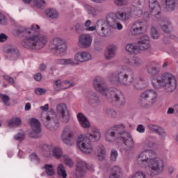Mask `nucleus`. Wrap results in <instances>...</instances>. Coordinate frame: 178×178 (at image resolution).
Segmentation results:
<instances>
[{
    "instance_id": "nucleus-39",
    "label": "nucleus",
    "mask_w": 178,
    "mask_h": 178,
    "mask_svg": "<svg viewBox=\"0 0 178 178\" xmlns=\"http://www.w3.org/2000/svg\"><path fill=\"white\" fill-rule=\"evenodd\" d=\"M146 70L148 74H150V76H156V74H159L161 72L159 68L156 67H152L151 65H147Z\"/></svg>"
},
{
    "instance_id": "nucleus-22",
    "label": "nucleus",
    "mask_w": 178,
    "mask_h": 178,
    "mask_svg": "<svg viewBox=\"0 0 178 178\" xmlns=\"http://www.w3.org/2000/svg\"><path fill=\"white\" fill-rule=\"evenodd\" d=\"M120 141L123 143L125 151H130V149L134 148V140H133V138H131L130 134L126 136L121 137Z\"/></svg>"
},
{
    "instance_id": "nucleus-27",
    "label": "nucleus",
    "mask_w": 178,
    "mask_h": 178,
    "mask_svg": "<svg viewBox=\"0 0 178 178\" xmlns=\"http://www.w3.org/2000/svg\"><path fill=\"white\" fill-rule=\"evenodd\" d=\"M116 57V47L110 46L104 51V58L106 60H112Z\"/></svg>"
},
{
    "instance_id": "nucleus-19",
    "label": "nucleus",
    "mask_w": 178,
    "mask_h": 178,
    "mask_svg": "<svg viewBox=\"0 0 178 178\" xmlns=\"http://www.w3.org/2000/svg\"><path fill=\"white\" fill-rule=\"evenodd\" d=\"M149 8L150 13L154 17H158L159 15H161V7L157 0H149Z\"/></svg>"
},
{
    "instance_id": "nucleus-10",
    "label": "nucleus",
    "mask_w": 178,
    "mask_h": 178,
    "mask_svg": "<svg viewBox=\"0 0 178 178\" xmlns=\"http://www.w3.org/2000/svg\"><path fill=\"white\" fill-rule=\"evenodd\" d=\"M158 93L154 90H147L140 94L139 104L142 108H151L156 102Z\"/></svg>"
},
{
    "instance_id": "nucleus-53",
    "label": "nucleus",
    "mask_w": 178,
    "mask_h": 178,
    "mask_svg": "<svg viewBox=\"0 0 178 178\" xmlns=\"http://www.w3.org/2000/svg\"><path fill=\"white\" fill-rule=\"evenodd\" d=\"M149 138H152V137L149 136V138H147L144 142V144L146 145V146L148 147V148H152L154 144V142L149 140Z\"/></svg>"
},
{
    "instance_id": "nucleus-12",
    "label": "nucleus",
    "mask_w": 178,
    "mask_h": 178,
    "mask_svg": "<svg viewBox=\"0 0 178 178\" xmlns=\"http://www.w3.org/2000/svg\"><path fill=\"white\" fill-rule=\"evenodd\" d=\"M49 48L54 50L58 56H63L66 54V44L62 39L54 38L50 42Z\"/></svg>"
},
{
    "instance_id": "nucleus-3",
    "label": "nucleus",
    "mask_w": 178,
    "mask_h": 178,
    "mask_svg": "<svg viewBox=\"0 0 178 178\" xmlns=\"http://www.w3.org/2000/svg\"><path fill=\"white\" fill-rule=\"evenodd\" d=\"M92 84L93 88L96 91L99 92L103 97H106L107 99H112L114 104L119 106V108H122L126 104V98L123 92L119 89H109L104 78L96 76L93 80Z\"/></svg>"
},
{
    "instance_id": "nucleus-29",
    "label": "nucleus",
    "mask_w": 178,
    "mask_h": 178,
    "mask_svg": "<svg viewBox=\"0 0 178 178\" xmlns=\"http://www.w3.org/2000/svg\"><path fill=\"white\" fill-rule=\"evenodd\" d=\"M97 159L98 161H104L106 158V151H105V147L100 145L96 149Z\"/></svg>"
},
{
    "instance_id": "nucleus-45",
    "label": "nucleus",
    "mask_w": 178,
    "mask_h": 178,
    "mask_svg": "<svg viewBox=\"0 0 178 178\" xmlns=\"http://www.w3.org/2000/svg\"><path fill=\"white\" fill-rule=\"evenodd\" d=\"M53 155L57 159H60L62 158L63 153L62 152V149L59 147H55L53 149Z\"/></svg>"
},
{
    "instance_id": "nucleus-38",
    "label": "nucleus",
    "mask_w": 178,
    "mask_h": 178,
    "mask_svg": "<svg viewBox=\"0 0 178 178\" xmlns=\"http://www.w3.org/2000/svg\"><path fill=\"white\" fill-rule=\"evenodd\" d=\"M42 169H44L47 176H55V170H54V165L52 164H45Z\"/></svg>"
},
{
    "instance_id": "nucleus-33",
    "label": "nucleus",
    "mask_w": 178,
    "mask_h": 178,
    "mask_svg": "<svg viewBox=\"0 0 178 178\" xmlns=\"http://www.w3.org/2000/svg\"><path fill=\"white\" fill-rule=\"evenodd\" d=\"M147 87V83H145V81L140 78H137L134 80V88L136 90H143Z\"/></svg>"
},
{
    "instance_id": "nucleus-57",
    "label": "nucleus",
    "mask_w": 178,
    "mask_h": 178,
    "mask_svg": "<svg viewBox=\"0 0 178 178\" xmlns=\"http://www.w3.org/2000/svg\"><path fill=\"white\" fill-rule=\"evenodd\" d=\"M35 92L36 95H42L43 94H45V92H47V90L41 88H38L35 90Z\"/></svg>"
},
{
    "instance_id": "nucleus-28",
    "label": "nucleus",
    "mask_w": 178,
    "mask_h": 178,
    "mask_svg": "<svg viewBox=\"0 0 178 178\" xmlns=\"http://www.w3.org/2000/svg\"><path fill=\"white\" fill-rule=\"evenodd\" d=\"M70 87H74V83H72L67 87H63V83L60 80H56L53 83V88L55 91H62L63 90H67V88H70Z\"/></svg>"
},
{
    "instance_id": "nucleus-20",
    "label": "nucleus",
    "mask_w": 178,
    "mask_h": 178,
    "mask_svg": "<svg viewBox=\"0 0 178 178\" xmlns=\"http://www.w3.org/2000/svg\"><path fill=\"white\" fill-rule=\"evenodd\" d=\"M124 62L133 67H141L143 66V60L138 56H133L131 58H124Z\"/></svg>"
},
{
    "instance_id": "nucleus-61",
    "label": "nucleus",
    "mask_w": 178,
    "mask_h": 178,
    "mask_svg": "<svg viewBox=\"0 0 178 178\" xmlns=\"http://www.w3.org/2000/svg\"><path fill=\"white\" fill-rule=\"evenodd\" d=\"M8 40V35L5 33H0V42H5Z\"/></svg>"
},
{
    "instance_id": "nucleus-50",
    "label": "nucleus",
    "mask_w": 178,
    "mask_h": 178,
    "mask_svg": "<svg viewBox=\"0 0 178 178\" xmlns=\"http://www.w3.org/2000/svg\"><path fill=\"white\" fill-rule=\"evenodd\" d=\"M84 31V26H83V24H76L75 25V31L77 33V34H80V33H83Z\"/></svg>"
},
{
    "instance_id": "nucleus-9",
    "label": "nucleus",
    "mask_w": 178,
    "mask_h": 178,
    "mask_svg": "<svg viewBox=\"0 0 178 178\" xmlns=\"http://www.w3.org/2000/svg\"><path fill=\"white\" fill-rule=\"evenodd\" d=\"M41 122L44 126L51 131H55L59 129V120L56 116V113L54 111L48 112H42L41 114Z\"/></svg>"
},
{
    "instance_id": "nucleus-2",
    "label": "nucleus",
    "mask_w": 178,
    "mask_h": 178,
    "mask_svg": "<svg viewBox=\"0 0 178 178\" xmlns=\"http://www.w3.org/2000/svg\"><path fill=\"white\" fill-rule=\"evenodd\" d=\"M152 151L145 149L138 155L137 163L139 166L145 168L146 172L150 177L159 176L165 169L163 160L159 158H151Z\"/></svg>"
},
{
    "instance_id": "nucleus-41",
    "label": "nucleus",
    "mask_w": 178,
    "mask_h": 178,
    "mask_svg": "<svg viewBox=\"0 0 178 178\" xmlns=\"http://www.w3.org/2000/svg\"><path fill=\"white\" fill-rule=\"evenodd\" d=\"M7 54L8 55H13V59H16L19 56V50L15 47H10L7 49Z\"/></svg>"
},
{
    "instance_id": "nucleus-26",
    "label": "nucleus",
    "mask_w": 178,
    "mask_h": 178,
    "mask_svg": "<svg viewBox=\"0 0 178 178\" xmlns=\"http://www.w3.org/2000/svg\"><path fill=\"white\" fill-rule=\"evenodd\" d=\"M104 138L106 141L111 142L115 140H120L113 127L107 129L104 133Z\"/></svg>"
},
{
    "instance_id": "nucleus-62",
    "label": "nucleus",
    "mask_w": 178,
    "mask_h": 178,
    "mask_svg": "<svg viewBox=\"0 0 178 178\" xmlns=\"http://www.w3.org/2000/svg\"><path fill=\"white\" fill-rule=\"evenodd\" d=\"M34 79L36 81H41V79H42V74L38 72L34 76Z\"/></svg>"
},
{
    "instance_id": "nucleus-24",
    "label": "nucleus",
    "mask_w": 178,
    "mask_h": 178,
    "mask_svg": "<svg viewBox=\"0 0 178 178\" xmlns=\"http://www.w3.org/2000/svg\"><path fill=\"white\" fill-rule=\"evenodd\" d=\"M74 59L76 62L83 63L84 62H88L91 60V54L87 51H80L74 55Z\"/></svg>"
},
{
    "instance_id": "nucleus-43",
    "label": "nucleus",
    "mask_w": 178,
    "mask_h": 178,
    "mask_svg": "<svg viewBox=\"0 0 178 178\" xmlns=\"http://www.w3.org/2000/svg\"><path fill=\"white\" fill-rule=\"evenodd\" d=\"M10 126H22V119L14 118L8 122Z\"/></svg>"
},
{
    "instance_id": "nucleus-60",
    "label": "nucleus",
    "mask_w": 178,
    "mask_h": 178,
    "mask_svg": "<svg viewBox=\"0 0 178 178\" xmlns=\"http://www.w3.org/2000/svg\"><path fill=\"white\" fill-rule=\"evenodd\" d=\"M136 131L138 133H144V131H145V127H144L143 124H139L136 128Z\"/></svg>"
},
{
    "instance_id": "nucleus-8",
    "label": "nucleus",
    "mask_w": 178,
    "mask_h": 178,
    "mask_svg": "<svg viewBox=\"0 0 178 178\" xmlns=\"http://www.w3.org/2000/svg\"><path fill=\"white\" fill-rule=\"evenodd\" d=\"M150 47L149 37L147 35H144L139 38L138 44L129 43L126 46L125 49L127 52H129V54L138 55L140 51H147Z\"/></svg>"
},
{
    "instance_id": "nucleus-44",
    "label": "nucleus",
    "mask_w": 178,
    "mask_h": 178,
    "mask_svg": "<svg viewBox=\"0 0 178 178\" xmlns=\"http://www.w3.org/2000/svg\"><path fill=\"white\" fill-rule=\"evenodd\" d=\"M161 30H163L164 33H170L171 31H173V26L172 25V23H167L161 26Z\"/></svg>"
},
{
    "instance_id": "nucleus-55",
    "label": "nucleus",
    "mask_w": 178,
    "mask_h": 178,
    "mask_svg": "<svg viewBox=\"0 0 178 178\" xmlns=\"http://www.w3.org/2000/svg\"><path fill=\"white\" fill-rule=\"evenodd\" d=\"M114 3L117 6H124L127 4V0H114Z\"/></svg>"
},
{
    "instance_id": "nucleus-54",
    "label": "nucleus",
    "mask_w": 178,
    "mask_h": 178,
    "mask_svg": "<svg viewBox=\"0 0 178 178\" xmlns=\"http://www.w3.org/2000/svg\"><path fill=\"white\" fill-rule=\"evenodd\" d=\"M156 133H157V134H159V136L162 138L166 137V132L165 131V129H163V128L161 127H159V129H157Z\"/></svg>"
},
{
    "instance_id": "nucleus-52",
    "label": "nucleus",
    "mask_w": 178,
    "mask_h": 178,
    "mask_svg": "<svg viewBox=\"0 0 178 178\" xmlns=\"http://www.w3.org/2000/svg\"><path fill=\"white\" fill-rule=\"evenodd\" d=\"M34 6L37 8H41L43 5H45V1L44 0H33Z\"/></svg>"
},
{
    "instance_id": "nucleus-32",
    "label": "nucleus",
    "mask_w": 178,
    "mask_h": 178,
    "mask_svg": "<svg viewBox=\"0 0 178 178\" xmlns=\"http://www.w3.org/2000/svg\"><path fill=\"white\" fill-rule=\"evenodd\" d=\"M163 3L165 12H173L176 9V0H168Z\"/></svg>"
},
{
    "instance_id": "nucleus-36",
    "label": "nucleus",
    "mask_w": 178,
    "mask_h": 178,
    "mask_svg": "<svg viewBox=\"0 0 178 178\" xmlns=\"http://www.w3.org/2000/svg\"><path fill=\"white\" fill-rule=\"evenodd\" d=\"M110 176H116L117 177H122L123 176V171L122 168L118 165H115L111 169V174Z\"/></svg>"
},
{
    "instance_id": "nucleus-18",
    "label": "nucleus",
    "mask_w": 178,
    "mask_h": 178,
    "mask_svg": "<svg viewBox=\"0 0 178 178\" xmlns=\"http://www.w3.org/2000/svg\"><path fill=\"white\" fill-rule=\"evenodd\" d=\"M92 42L91 36L88 34H81L79 37L78 45L81 48H90Z\"/></svg>"
},
{
    "instance_id": "nucleus-49",
    "label": "nucleus",
    "mask_w": 178,
    "mask_h": 178,
    "mask_svg": "<svg viewBox=\"0 0 178 178\" xmlns=\"http://www.w3.org/2000/svg\"><path fill=\"white\" fill-rule=\"evenodd\" d=\"M151 34L154 40H158V38H159V33L158 32L156 29L154 27L151 29Z\"/></svg>"
},
{
    "instance_id": "nucleus-31",
    "label": "nucleus",
    "mask_w": 178,
    "mask_h": 178,
    "mask_svg": "<svg viewBox=\"0 0 178 178\" xmlns=\"http://www.w3.org/2000/svg\"><path fill=\"white\" fill-rule=\"evenodd\" d=\"M56 63L57 65H62L63 66H68L69 65L74 66L77 65L73 58H59L56 60Z\"/></svg>"
},
{
    "instance_id": "nucleus-6",
    "label": "nucleus",
    "mask_w": 178,
    "mask_h": 178,
    "mask_svg": "<svg viewBox=\"0 0 178 178\" xmlns=\"http://www.w3.org/2000/svg\"><path fill=\"white\" fill-rule=\"evenodd\" d=\"M152 85L156 90L164 88L167 92H172L176 90L177 81L176 77L170 73H164L152 82Z\"/></svg>"
},
{
    "instance_id": "nucleus-13",
    "label": "nucleus",
    "mask_w": 178,
    "mask_h": 178,
    "mask_svg": "<svg viewBox=\"0 0 178 178\" xmlns=\"http://www.w3.org/2000/svg\"><path fill=\"white\" fill-rule=\"evenodd\" d=\"M61 138L64 144L72 147L74 144V132L72 130V128L69 126H66L62 131Z\"/></svg>"
},
{
    "instance_id": "nucleus-1",
    "label": "nucleus",
    "mask_w": 178,
    "mask_h": 178,
    "mask_svg": "<svg viewBox=\"0 0 178 178\" xmlns=\"http://www.w3.org/2000/svg\"><path fill=\"white\" fill-rule=\"evenodd\" d=\"M17 33L23 37H28L22 42V46L26 49H42L48 42V38L40 33V26L37 24H33L30 28L19 26Z\"/></svg>"
},
{
    "instance_id": "nucleus-37",
    "label": "nucleus",
    "mask_w": 178,
    "mask_h": 178,
    "mask_svg": "<svg viewBox=\"0 0 178 178\" xmlns=\"http://www.w3.org/2000/svg\"><path fill=\"white\" fill-rule=\"evenodd\" d=\"M57 173L58 176H60L63 178L67 177V173L66 172V168H65V165L63 164L60 163L57 166Z\"/></svg>"
},
{
    "instance_id": "nucleus-48",
    "label": "nucleus",
    "mask_w": 178,
    "mask_h": 178,
    "mask_svg": "<svg viewBox=\"0 0 178 178\" xmlns=\"http://www.w3.org/2000/svg\"><path fill=\"white\" fill-rule=\"evenodd\" d=\"M24 136H26V134H24V132H19L14 136V140H15L16 141H23V140H24Z\"/></svg>"
},
{
    "instance_id": "nucleus-25",
    "label": "nucleus",
    "mask_w": 178,
    "mask_h": 178,
    "mask_svg": "<svg viewBox=\"0 0 178 178\" xmlns=\"http://www.w3.org/2000/svg\"><path fill=\"white\" fill-rule=\"evenodd\" d=\"M113 129H114L115 134H117V136L119 137L120 140L121 137H126V136H129V134L125 131L126 126H124V124H123L122 123L120 124L114 125L113 127Z\"/></svg>"
},
{
    "instance_id": "nucleus-7",
    "label": "nucleus",
    "mask_w": 178,
    "mask_h": 178,
    "mask_svg": "<svg viewBox=\"0 0 178 178\" xmlns=\"http://www.w3.org/2000/svg\"><path fill=\"white\" fill-rule=\"evenodd\" d=\"M145 5V0H134V4L128 9L124 11H117L115 18L120 22H127L131 19V15L138 17L141 15V9Z\"/></svg>"
},
{
    "instance_id": "nucleus-21",
    "label": "nucleus",
    "mask_w": 178,
    "mask_h": 178,
    "mask_svg": "<svg viewBox=\"0 0 178 178\" xmlns=\"http://www.w3.org/2000/svg\"><path fill=\"white\" fill-rule=\"evenodd\" d=\"M116 15L114 14V16H109L106 19V24L108 27H111V29H117L118 30H122L123 25L120 24V22L117 21Z\"/></svg>"
},
{
    "instance_id": "nucleus-17",
    "label": "nucleus",
    "mask_w": 178,
    "mask_h": 178,
    "mask_svg": "<svg viewBox=\"0 0 178 178\" xmlns=\"http://www.w3.org/2000/svg\"><path fill=\"white\" fill-rule=\"evenodd\" d=\"M29 123L32 131L30 132L31 137L35 138L37 134L41 133V123L35 118H32L29 120Z\"/></svg>"
},
{
    "instance_id": "nucleus-16",
    "label": "nucleus",
    "mask_w": 178,
    "mask_h": 178,
    "mask_svg": "<svg viewBox=\"0 0 178 178\" xmlns=\"http://www.w3.org/2000/svg\"><path fill=\"white\" fill-rule=\"evenodd\" d=\"M87 169L93 172L94 165H88L87 163L83 161H79L76 164V175L79 177H81L82 176H84Z\"/></svg>"
},
{
    "instance_id": "nucleus-63",
    "label": "nucleus",
    "mask_w": 178,
    "mask_h": 178,
    "mask_svg": "<svg viewBox=\"0 0 178 178\" xmlns=\"http://www.w3.org/2000/svg\"><path fill=\"white\" fill-rule=\"evenodd\" d=\"M30 158L31 161H38V156H37L35 153L31 154Z\"/></svg>"
},
{
    "instance_id": "nucleus-4",
    "label": "nucleus",
    "mask_w": 178,
    "mask_h": 178,
    "mask_svg": "<svg viewBox=\"0 0 178 178\" xmlns=\"http://www.w3.org/2000/svg\"><path fill=\"white\" fill-rule=\"evenodd\" d=\"M91 132L87 133L86 136L81 135L77 139L78 147L86 155H90L94 152V147L91 144V141L95 143L101 138L99 130L96 127L91 128Z\"/></svg>"
},
{
    "instance_id": "nucleus-46",
    "label": "nucleus",
    "mask_w": 178,
    "mask_h": 178,
    "mask_svg": "<svg viewBox=\"0 0 178 178\" xmlns=\"http://www.w3.org/2000/svg\"><path fill=\"white\" fill-rule=\"evenodd\" d=\"M106 114L109 118H116V116H118V113L116 112V111L115 109L111 108H106Z\"/></svg>"
},
{
    "instance_id": "nucleus-5",
    "label": "nucleus",
    "mask_w": 178,
    "mask_h": 178,
    "mask_svg": "<svg viewBox=\"0 0 178 178\" xmlns=\"http://www.w3.org/2000/svg\"><path fill=\"white\" fill-rule=\"evenodd\" d=\"M107 79L111 84L114 86H124L129 87L134 81V76L131 72L127 70H122L117 72H110L107 76Z\"/></svg>"
},
{
    "instance_id": "nucleus-51",
    "label": "nucleus",
    "mask_w": 178,
    "mask_h": 178,
    "mask_svg": "<svg viewBox=\"0 0 178 178\" xmlns=\"http://www.w3.org/2000/svg\"><path fill=\"white\" fill-rule=\"evenodd\" d=\"M116 159H118V151L112 149L111 152V160L113 162H116Z\"/></svg>"
},
{
    "instance_id": "nucleus-11",
    "label": "nucleus",
    "mask_w": 178,
    "mask_h": 178,
    "mask_svg": "<svg viewBox=\"0 0 178 178\" xmlns=\"http://www.w3.org/2000/svg\"><path fill=\"white\" fill-rule=\"evenodd\" d=\"M84 26L86 27V31H97L99 32V34L101 37H106L108 35V29H106V24H105V20L99 19L96 22L94 26H91V20L88 19Z\"/></svg>"
},
{
    "instance_id": "nucleus-15",
    "label": "nucleus",
    "mask_w": 178,
    "mask_h": 178,
    "mask_svg": "<svg viewBox=\"0 0 178 178\" xmlns=\"http://www.w3.org/2000/svg\"><path fill=\"white\" fill-rule=\"evenodd\" d=\"M86 102L91 108H98L102 104L101 97L97 92H89L86 95Z\"/></svg>"
},
{
    "instance_id": "nucleus-30",
    "label": "nucleus",
    "mask_w": 178,
    "mask_h": 178,
    "mask_svg": "<svg viewBox=\"0 0 178 178\" xmlns=\"http://www.w3.org/2000/svg\"><path fill=\"white\" fill-rule=\"evenodd\" d=\"M77 119L81 126L83 129H88L90 127V122L88 121V119L84 116V114L81 113H79L77 114Z\"/></svg>"
},
{
    "instance_id": "nucleus-58",
    "label": "nucleus",
    "mask_w": 178,
    "mask_h": 178,
    "mask_svg": "<svg viewBox=\"0 0 178 178\" xmlns=\"http://www.w3.org/2000/svg\"><path fill=\"white\" fill-rule=\"evenodd\" d=\"M6 23H8L6 18L3 16V14L0 13V24H3V26H5Z\"/></svg>"
},
{
    "instance_id": "nucleus-56",
    "label": "nucleus",
    "mask_w": 178,
    "mask_h": 178,
    "mask_svg": "<svg viewBox=\"0 0 178 178\" xmlns=\"http://www.w3.org/2000/svg\"><path fill=\"white\" fill-rule=\"evenodd\" d=\"M147 128L149 129V130H150V131H153V133H156L158 129L159 128V126L150 124L147 126Z\"/></svg>"
},
{
    "instance_id": "nucleus-40",
    "label": "nucleus",
    "mask_w": 178,
    "mask_h": 178,
    "mask_svg": "<svg viewBox=\"0 0 178 178\" xmlns=\"http://www.w3.org/2000/svg\"><path fill=\"white\" fill-rule=\"evenodd\" d=\"M52 146L51 145H43L42 147V152L44 156H51Z\"/></svg>"
},
{
    "instance_id": "nucleus-34",
    "label": "nucleus",
    "mask_w": 178,
    "mask_h": 178,
    "mask_svg": "<svg viewBox=\"0 0 178 178\" xmlns=\"http://www.w3.org/2000/svg\"><path fill=\"white\" fill-rule=\"evenodd\" d=\"M45 15L49 19H58L59 17V13L54 8H47L45 10Z\"/></svg>"
},
{
    "instance_id": "nucleus-23",
    "label": "nucleus",
    "mask_w": 178,
    "mask_h": 178,
    "mask_svg": "<svg viewBox=\"0 0 178 178\" xmlns=\"http://www.w3.org/2000/svg\"><path fill=\"white\" fill-rule=\"evenodd\" d=\"M144 29V24L143 22L137 21L134 22L130 29V33L132 35H140Z\"/></svg>"
},
{
    "instance_id": "nucleus-35",
    "label": "nucleus",
    "mask_w": 178,
    "mask_h": 178,
    "mask_svg": "<svg viewBox=\"0 0 178 178\" xmlns=\"http://www.w3.org/2000/svg\"><path fill=\"white\" fill-rule=\"evenodd\" d=\"M85 9L91 17H97V16H98V9L88 4L85 5Z\"/></svg>"
},
{
    "instance_id": "nucleus-59",
    "label": "nucleus",
    "mask_w": 178,
    "mask_h": 178,
    "mask_svg": "<svg viewBox=\"0 0 178 178\" xmlns=\"http://www.w3.org/2000/svg\"><path fill=\"white\" fill-rule=\"evenodd\" d=\"M3 77L4 80H6V81L10 83V84H13L15 83V79H13V77H10L8 75H3Z\"/></svg>"
},
{
    "instance_id": "nucleus-14",
    "label": "nucleus",
    "mask_w": 178,
    "mask_h": 178,
    "mask_svg": "<svg viewBox=\"0 0 178 178\" xmlns=\"http://www.w3.org/2000/svg\"><path fill=\"white\" fill-rule=\"evenodd\" d=\"M56 111L59 113L60 120L62 123L66 124V123L70 122V111L65 104L61 103L57 105Z\"/></svg>"
},
{
    "instance_id": "nucleus-47",
    "label": "nucleus",
    "mask_w": 178,
    "mask_h": 178,
    "mask_svg": "<svg viewBox=\"0 0 178 178\" xmlns=\"http://www.w3.org/2000/svg\"><path fill=\"white\" fill-rule=\"evenodd\" d=\"M63 161L67 166H69V168H73L74 163H73V161H72V159H70L69 156H63Z\"/></svg>"
},
{
    "instance_id": "nucleus-64",
    "label": "nucleus",
    "mask_w": 178,
    "mask_h": 178,
    "mask_svg": "<svg viewBox=\"0 0 178 178\" xmlns=\"http://www.w3.org/2000/svg\"><path fill=\"white\" fill-rule=\"evenodd\" d=\"M48 104H45L44 106H40V109H42V111H43V112H47V111H48Z\"/></svg>"
},
{
    "instance_id": "nucleus-42",
    "label": "nucleus",
    "mask_w": 178,
    "mask_h": 178,
    "mask_svg": "<svg viewBox=\"0 0 178 178\" xmlns=\"http://www.w3.org/2000/svg\"><path fill=\"white\" fill-rule=\"evenodd\" d=\"M0 98L6 106H10V97L8 95L0 93Z\"/></svg>"
}]
</instances>
